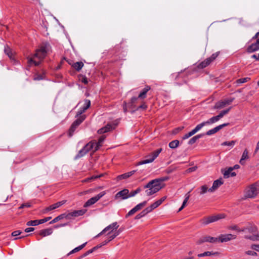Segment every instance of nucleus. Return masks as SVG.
I'll list each match as a JSON object with an SVG mask.
<instances>
[{
  "instance_id": "obj_1",
  "label": "nucleus",
  "mask_w": 259,
  "mask_h": 259,
  "mask_svg": "<svg viewBox=\"0 0 259 259\" xmlns=\"http://www.w3.org/2000/svg\"><path fill=\"white\" fill-rule=\"evenodd\" d=\"M47 46L41 47L37 50L32 57H28V67L32 65L37 66L47 54Z\"/></svg>"
},
{
  "instance_id": "obj_2",
  "label": "nucleus",
  "mask_w": 259,
  "mask_h": 259,
  "mask_svg": "<svg viewBox=\"0 0 259 259\" xmlns=\"http://www.w3.org/2000/svg\"><path fill=\"white\" fill-rule=\"evenodd\" d=\"M144 188L148 189L145 191V193L147 196H150L159 191L162 188V186L157 180L154 179L150 181Z\"/></svg>"
},
{
  "instance_id": "obj_3",
  "label": "nucleus",
  "mask_w": 259,
  "mask_h": 259,
  "mask_svg": "<svg viewBox=\"0 0 259 259\" xmlns=\"http://www.w3.org/2000/svg\"><path fill=\"white\" fill-rule=\"evenodd\" d=\"M259 193V186L256 183L251 185L245 191L244 197L246 198H253Z\"/></svg>"
},
{
  "instance_id": "obj_4",
  "label": "nucleus",
  "mask_w": 259,
  "mask_h": 259,
  "mask_svg": "<svg viewBox=\"0 0 259 259\" xmlns=\"http://www.w3.org/2000/svg\"><path fill=\"white\" fill-rule=\"evenodd\" d=\"M95 144L92 142H89L87 144L81 149H80L77 154L75 156V158H79L85 155L89 151L91 150H93Z\"/></svg>"
},
{
  "instance_id": "obj_5",
  "label": "nucleus",
  "mask_w": 259,
  "mask_h": 259,
  "mask_svg": "<svg viewBox=\"0 0 259 259\" xmlns=\"http://www.w3.org/2000/svg\"><path fill=\"white\" fill-rule=\"evenodd\" d=\"M77 117V118L72 123L69 128V135L70 137L73 135V133L76 128L85 119L86 116L83 115Z\"/></svg>"
},
{
  "instance_id": "obj_6",
  "label": "nucleus",
  "mask_w": 259,
  "mask_h": 259,
  "mask_svg": "<svg viewBox=\"0 0 259 259\" xmlns=\"http://www.w3.org/2000/svg\"><path fill=\"white\" fill-rule=\"evenodd\" d=\"M161 149H159L154 151L153 152H152L151 153V154L149 156L150 157L149 158L145 159V160H142V161L139 162L138 163L137 165H140L147 164V163H151V162H153L154 160V159L158 156V155L161 152Z\"/></svg>"
},
{
  "instance_id": "obj_7",
  "label": "nucleus",
  "mask_w": 259,
  "mask_h": 259,
  "mask_svg": "<svg viewBox=\"0 0 259 259\" xmlns=\"http://www.w3.org/2000/svg\"><path fill=\"white\" fill-rule=\"evenodd\" d=\"M106 194L105 192L103 191L96 196L91 198L84 204V207H89L91 205L96 203L100 198H101Z\"/></svg>"
},
{
  "instance_id": "obj_8",
  "label": "nucleus",
  "mask_w": 259,
  "mask_h": 259,
  "mask_svg": "<svg viewBox=\"0 0 259 259\" xmlns=\"http://www.w3.org/2000/svg\"><path fill=\"white\" fill-rule=\"evenodd\" d=\"M82 106L80 107L77 111L75 117L82 116L84 113L91 106V101L88 99H84L83 101Z\"/></svg>"
},
{
  "instance_id": "obj_9",
  "label": "nucleus",
  "mask_w": 259,
  "mask_h": 259,
  "mask_svg": "<svg viewBox=\"0 0 259 259\" xmlns=\"http://www.w3.org/2000/svg\"><path fill=\"white\" fill-rule=\"evenodd\" d=\"M233 100L234 98H230L215 103L214 108L216 109H221L223 108L226 105H230L233 101Z\"/></svg>"
},
{
  "instance_id": "obj_10",
  "label": "nucleus",
  "mask_w": 259,
  "mask_h": 259,
  "mask_svg": "<svg viewBox=\"0 0 259 259\" xmlns=\"http://www.w3.org/2000/svg\"><path fill=\"white\" fill-rule=\"evenodd\" d=\"M119 226L117 224V222H114L110 225L107 226L105 229H104L99 234H98L96 237H98L102 234H104L106 232L109 231L110 232L108 233L109 234L111 232H113L114 230H116Z\"/></svg>"
},
{
  "instance_id": "obj_11",
  "label": "nucleus",
  "mask_w": 259,
  "mask_h": 259,
  "mask_svg": "<svg viewBox=\"0 0 259 259\" xmlns=\"http://www.w3.org/2000/svg\"><path fill=\"white\" fill-rule=\"evenodd\" d=\"M129 198V191L126 189H124L123 190L119 191L115 196V198L116 199L120 198L122 200H124Z\"/></svg>"
},
{
  "instance_id": "obj_12",
  "label": "nucleus",
  "mask_w": 259,
  "mask_h": 259,
  "mask_svg": "<svg viewBox=\"0 0 259 259\" xmlns=\"http://www.w3.org/2000/svg\"><path fill=\"white\" fill-rule=\"evenodd\" d=\"M86 211L87 210L85 209L74 210L72 212L66 214L67 219H72L73 218L82 215L85 213Z\"/></svg>"
},
{
  "instance_id": "obj_13",
  "label": "nucleus",
  "mask_w": 259,
  "mask_h": 259,
  "mask_svg": "<svg viewBox=\"0 0 259 259\" xmlns=\"http://www.w3.org/2000/svg\"><path fill=\"white\" fill-rule=\"evenodd\" d=\"M205 242H208L210 243H217L219 242V239L217 237H212L209 236H205L200 239L198 241V243L201 244Z\"/></svg>"
},
{
  "instance_id": "obj_14",
  "label": "nucleus",
  "mask_w": 259,
  "mask_h": 259,
  "mask_svg": "<svg viewBox=\"0 0 259 259\" xmlns=\"http://www.w3.org/2000/svg\"><path fill=\"white\" fill-rule=\"evenodd\" d=\"M229 124V123H225L222 124H220L214 128L208 130L206 133L205 135L207 136H210L213 134H215L220 130L222 129L223 127L228 126Z\"/></svg>"
},
{
  "instance_id": "obj_15",
  "label": "nucleus",
  "mask_w": 259,
  "mask_h": 259,
  "mask_svg": "<svg viewBox=\"0 0 259 259\" xmlns=\"http://www.w3.org/2000/svg\"><path fill=\"white\" fill-rule=\"evenodd\" d=\"M236 238V236L231 234H223L221 235L218 238L219 239V242H226L231 240L235 239Z\"/></svg>"
},
{
  "instance_id": "obj_16",
  "label": "nucleus",
  "mask_w": 259,
  "mask_h": 259,
  "mask_svg": "<svg viewBox=\"0 0 259 259\" xmlns=\"http://www.w3.org/2000/svg\"><path fill=\"white\" fill-rule=\"evenodd\" d=\"M224 181L222 178L218 179L214 181L213 183L212 186L208 190V192H213L217 190L219 187L223 184Z\"/></svg>"
},
{
  "instance_id": "obj_17",
  "label": "nucleus",
  "mask_w": 259,
  "mask_h": 259,
  "mask_svg": "<svg viewBox=\"0 0 259 259\" xmlns=\"http://www.w3.org/2000/svg\"><path fill=\"white\" fill-rule=\"evenodd\" d=\"M105 139V136H101L100 137V138L98 139V141L97 143H96L95 141H91L90 142H92L95 144L93 151H96L98 150L99 148L102 146V144L104 141Z\"/></svg>"
},
{
  "instance_id": "obj_18",
  "label": "nucleus",
  "mask_w": 259,
  "mask_h": 259,
  "mask_svg": "<svg viewBox=\"0 0 259 259\" xmlns=\"http://www.w3.org/2000/svg\"><path fill=\"white\" fill-rule=\"evenodd\" d=\"M247 50L248 53H252L259 50V44H257V41L249 46Z\"/></svg>"
},
{
  "instance_id": "obj_19",
  "label": "nucleus",
  "mask_w": 259,
  "mask_h": 259,
  "mask_svg": "<svg viewBox=\"0 0 259 259\" xmlns=\"http://www.w3.org/2000/svg\"><path fill=\"white\" fill-rule=\"evenodd\" d=\"M136 171V170H132L131 171L123 174L122 175H119L117 177V180L119 181L122 179H126L131 177V176H132L133 175H134Z\"/></svg>"
},
{
  "instance_id": "obj_20",
  "label": "nucleus",
  "mask_w": 259,
  "mask_h": 259,
  "mask_svg": "<svg viewBox=\"0 0 259 259\" xmlns=\"http://www.w3.org/2000/svg\"><path fill=\"white\" fill-rule=\"evenodd\" d=\"M4 52L9 57L10 59H14L13 56L15 54V52H14L9 46H5Z\"/></svg>"
},
{
  "instance_id": "obj_21",
  "label": "nucleus",
  "mask_w": 259,
  "mask_h": 259,
  "mask_svg": "<svg viewBox=\"0 0 259 259\" xmlns=\"http://www.w3.org/2000/svg\"><path fill=\"white\" fill-rule=\"evenodd\" d=\"M234 169V168L232 167H229L227 170L225 171L224 172V177L225 178H228L230 177H234L236 175L235 172H232V170Z\"/></svg>"
},
{
  "instance_id": "obj_22",
  "label": "nucleus",
  "mask_w": 259,
  "mask_h": 259,
  "mask_svg": "<svg viewBox=\"0 0 259 259\" xmlns=\"http://www.w3.org/2000/svg\"><path fill=\"white\" fill-rule=\"evenodd\" d=\"M151 88L149 85L146 86L139 94L138 98L140 99H144L146 98L147 92L150 90Z\"/></svg>"
},
{
  "instance_id": "obj_23",
  "label": "nucleus",
  "mask_w": 259,
  "mask_h": 259,
  "mask_svg": "<svg viewBox=\"0 0 259 259\" xmlns=\"http://www.w3.org/2000/svg\"><path fill=\"white\" fill-rule=\"evenodd\" d=\"M87 244V242H85L84 243H83L82 244L75 247V248H74L73 249H72L71 251H70L68 254H67V256L71 254H73L74 253H75V252H77L79 251H80V250H81L82 249H83L86 245V244Z\"/></svg>"
},
{
  "instance_id": "obj_24",
  "label": "nucleus",
  "mask_w": 259,
  "mask_h": 259,
  "mask_svg": "<svg viewBox=\"0 0 259 259\" xmlns=\"http://www.w3.org/2000/svg\"><path fill=\"white\" fill-rule=\"evenodd\" d=\"M160 205V201H156L153 204H152L149 207H147L146 208V209L147 210V211L149 212L152 211L153 209L157 208Z\"/></svg>"
},
{
  "instance_id": "obj_25",
  "label": "nucleus",
  "mask_w": 259,
  "mask_h": 259,
  "mask_svg": "<svg viewBox=\"0 0 259 259\" xmlns=\"http://www.w3.org/2000/svg\"><path fill=\"white\" fill-rule=\"evenodd\" d=\"M112 128L113 127H112V125H111L110 124H107L106 126L99 129L98 131V133L100 134H104V133H105L106 132L110 131V130H111L112 129Z\"/></svg>"
},
{
  "instance_id": "obj_26",
  "label": "nucleus",
  "mask_w": 259,
  "mask_h": 259,
  "mask_svg": "<svg viewBox=\"0 0 259 259\" xmlns=\"http://www.w3.org/2000/svg\"><path fill=\"white\" fill-rule=\"evenodd\" d=\"M220 120V118L218 117V115L213 116L208 119L207 121H205V123L207 125L211 124L218 122Z\"/></svg>"
},
{
  "instance_id": "obj_27",
  "label": "nucleus",
  "mask_w": 259,
  "mask_h": 259,
  "mask_svg": "<svg viewBox=\"0 0 259 259\" xmlns=\"http://www.w3.org/2000/svg\"><path fill=\"white\" fill-rule=\"evenodd\" d=\"M66 218L67 219V214L66 213H63L61 214L58 217H56L55 219H54L52 221L50 222V224H52L53 223H55L58 221L62 220L63 219Z\"/></svg>"
},
{
  "instance_id": "obj_28",
  "label": "nucleus",
  "mask_w": 259,
  "mask_h": 259,
  "mask_svg": "<svg viewBox=\"0 0 259 259\" xmlns=\"http://www.w3.org/2000/svg\"><path fill=\"white\" fill-rule=\"evenodd\" d=\"M210 64V62L209 60L207 58L203 61L201 62L198 65V67L199 68H204L207 66L209 64Z\"/></svg>"
},
{
  "instance_id": "obj_29",
  "label": "nucleus",
  "mask_w": 259,
  "mask_h": 259,
  "mask_svg": "<svg viewBox=\"0 0 259 259\" xmlns=\"http://www.w3.org/2000/svg\"><path fill=\"white\" fill-rule=\"evenodd\" d=\"M218 253L217 252H213L211 251H206L202 253H200L198 254V256L199 257H204L206 256H210L212 255L217 254Z\"/></svg>"
},
{
  "instance_id": "obj_30",
  "label": "nucleus",
  "mask_w": 259,
  "mask_h": 259,
  "mask_svg": "<svg viewBox=\"0 0 259 259\" xmlns=\"http://www.w3.org/2000/svg\"><path fill=\"white\" fill-rule=\"evenodd\" d=\"M64 204L63 201L58 202L54 204L50 205V211L59 207Z\"/></svg>"
},
{
  "instance_id": "obj_31",
  "label": "nucleus",
  "mask_w": 259,
  "mask_h": 259,
  "mask_svg": "<svg viewBox=\"0 0 259 259\" xmlns=\"http://www.w3.org/2000/svg\"><path fill=\"white\" fill-rule=\"evenodd\" d=\"M245 238L252 240V241H259V234L253 235H247L245 237Z\"/></svg>"
},
{
  "instance_id": "obj_32",
  "label": "nucleus",
  "mask_w": 259,
  "mask_h": 259,
  "mask_svg": "<svg viewBox=\"0 0 259 259\" xmlns=\"http://www.w3.org/2000/svg\"><path fill=\"white\" fill-rule=\"evenodd\" d=\"M208 190L209 189L206 185H203L200 188L199 193L200 195H203L208 191Z\"/></svg>"
},
{
  "instance_id": "obj_33",
  "label": "nucleus",
  "mask_w": 259,
  "mask_h": 259,
  "mask_svg": "<svg viewBox=\"0 0 259 259\" xmlns=\"http://www.w3.org/2000/svg\"><path fill=\"white\" fill-rule=\"evenodd\" d=\"M148 213V212L147 211V210L145 209H144L143 211H142L140 213H139V214H138L136 217H135V219L136 220H139L141 218H142V217H144L145 215H146L147 213Z\"/></svg>"
},
{
  "instance_id": "obj_34",
  "label": "nucleus",
  "mask_w": 259,
  "mask_h": 259,
  "mask_svg": "<svg viewBox=\"0 0 259 259\" xmlns=\"http://www.w3.org/2000/svg\"><path fill=\"white\" fill-rule=\"evenodd\" d=\"M83 64L82 62H77L75 63L73 66L77 70H80L83 67Z\"/></svg>"
},
{
  "instance_id": "obj_35",
  "label": "nucleus",
  "mask_w": 259,
  "mask_h": 259,
  "mask_svg": "<svg viewBox=\"0 0 259 259\" xmlns=\"http://www.w3.org/2000/svg\"><path fill=\"white\" fill-rule=\"evenodd\" d=\"M179 144V141L178 140H174L169 143V147L171 149H175L177 148Z\"/></svg>"
},
{
  "instance_id": "obj_36",
  "label": "nucleus",
  "mask_w": 259,
  "mask_h": 259,
  "mask_svg": "<svg viewBox=\"0 0 259 259\" xmlns=\"http://www.w3.org/2000/svg\"><path fill=\"white\" fill-rule=\"evenodd\" d=\"M231 109V107H230L229 108L226 110H224L221 111L220 113L218 115V116L220 118V119L223 118L226 114H228Z\"/></svg>"
},
{
  "instance_id": "obj_37",
  "label": "nucleus",
  "mask_w": 259,
  "mask_h": 259,
  "mask_svg": "<svg viewBox=\"0 0 259 259\" xmlns=\"http://www.w3.org/2000/svg\"><path fill=\"white\" fill-rule=\"evenodd\" d=\"M229 229L235 230L237 232H243L245 231V229L243 228L242 229H239V228L237 225H231L228 228Z\"/></svg>"
},
{
  "instance_id": "obj_38",
  "label": "nucleus",
  "mask_w": 259,
  "mask_h": 259,
  "mask_svg": "<svg viewBox=\"0 0 259 259\" xmlns=\"http://www.w3.org/2000/svg\"><path fill=\"white\" fill-rule=\"evenodd\" d=\"M146 204H147V201H143V202H141L140 203H139L138 204H137L134 207L135 208V209L138 211L141 210L144 206H145Z\"/></svg>"
},
{
  "instance_id": "obj_39",
  "label": "nucleus",
  "mask_w": 259,
  "mask_h": 259,
  "mask_svg": "<svg viewBox=\"0 0 259 259\" xmlns=\"http://www.w3.org/2000/svg\"><path fill=\"white\" fill-rule=\"evenodd\" d=\"M212 216L204 218L202 220V223L205 225H208V224L212 223Z\"/></svg>"
},
{
  "instance_id": "obj_40",
  "label": "nucleus",
  "mask_w": 259,
  "mask_h": 259,
  "mask_svg": "<svg viewBox=\"0 0 259 259\" xmlns=\"http://www.w3.org/2000/svg\"><path fill=\"white\" fill-rule=\"evenodd\" d=\"M206 125L205 122H202V123L198 124L196 125V126L194 128V131L197 133L199 131H200L204 126Z\"/></svg>"
},
{
  "instance_id": "obj_41",
  "label": "nucleus",
  "mask_w": 259,
  "mask_h": 259,
  "mask_svg": "<svg viewBox=\"0 0 259 259\" xmlns=\"http://www.w3.org/2000/svg\"><path fill=\"white\" fill-rule=\"evenodd\" d=\"M141 190L140 188H138L136 190L131 192L130 193H129L130 198L135 196L136 194L140 193Z\"/></svg>"
},
{
  "instance_id": "obj_42",
  "label": "nucleus",
  "mask_w": 259,
  "mask_h": 259,
  "mask_svg": "<svg viewBox=\"0 0 259 259\" xmlns=\"http://www.w3.org/2000/svg\"><path fill=\"white\" fill-rule=\"evenodd\" d=\"M39 235L42 237L49 235V229H47L40 230Z\"/></svg>"
},
{
  "instance_id": "obj_43",
  "label": "nucleus",
  "mask_w": 259,
  "mask_h": 259,
  "mask_svg": "<svg viewBox=\"0 0 259 259\" xmlns=\"http://www.w3.org/2000/svg\"><path fill=\"white\" fill-rule=\"evenodd\" d=\"M100 177V176H92V177H89V178H88L85 179H84L83 182H85V183H89V182H92V181Z\"/></svg>"
},
{
  "instance_id": "obj_44",
  "label": "nucleus",
  "mask_w": 259,
  "mask_h": 259,
  "mask_svg": "<svg viewBox=\"0 0 259 259\" xmlns=\"http://www.w3.org/2000/svg\"><path fill=\"white\" fill-rule=\"evenodd\" d=\"M94 249L93 248L92 249L89 250L88 251H86L85 253H84L82 255H81L79 259H82V258L87 256V255H89L90 254L92 253L94 251Z\"/></svg>"
},
{
  "instance_id": "obj_45",
  "label": "nucleus",
  "mask_w": 259,
  "mask_h": 259,
  "mask_svg": "<svg viewBox=\"0 0 259 259\" xmlns=\"http://www.w3.org/2000/svg\"><path fill=\"white\" fill-rule=\"evenodd\" d=\"M235 144V141H226L224 142L222 144V145L223 146H227L231 147H232Z\"/></svg>"
},
{
  "instance_id": "obj_46",
  "label": "nucleus",
  "mask_w": 259,
  "mask_h": 259,
  "mask_svg": "<svg viewBox=\"0 0 259 259\" xmlns=\"http://www.w3.org/2000/svg\"><path fill=\"white\" fill-rule=\"evenodd\" d=\"M119 234V231H116L114 232L112 235L110 236L107 239L109 242L111 241L112 240L114 239L116 236H117Z\"/></svg>"
},
{
  "instance_id": "obj_47",
  "label": "nucleus",
  "mask_w": 259,
  "mask_h": 259,
  "mask_svg": "<svg viewBox=\"0 0 259 259\" xmlns=\"http://www.w3.org/2000/svg\"><path fill=\"white\" fill-rule=\"evenodd\" d=\"M249 80H250L249 77H244L242 78H240L237 80V83H245L247 81H248Z\"/></svg>"
},
{
  "instance_id": "obj_48",
  "label": "nucleus",
  "mask_w": 259,
  "mask_h": 259,
  "mask_svg": "<svg viewBox=\"0 0 259 259\" xmlns=\"http://www.w3.org/2000/svg\"><path fill=\"white\" fill-rule=\"evenodd\" d=\"M219 54V52H216L213 54L210 57L208 58L207 59L209 60V61L211 63L216 59V58L218 56Z\"/></svg>"
},
{
  "instance_id": "obj_49",
  "label": "nucleus",
  "mask_w": 259,
  "mask_h": 259,
  "mask_svg": "<svg viewBox=\"0 0 259 259\" xmlns=\"http://www.w3.org/2000/svg\"><path fill=\"white\" fill-rule=\"evenodd\" d=\"M224 217V216L223 214H219V215H217L212 216V223L214 222L215 221H217L219 220H220V219H221L222 218H223Z\"/></svg>"
},
{
  "instance_id": "obj_50",
  "label": "nucleus",
  "mask_w": 259,
  "mask_h": 259,
  "mask_svg": "<svg viewBox=\"0 0 259 259\" xmlns=\"http://www.w3.org/2000/svg\"><path fill=\"white\" fill-rule=\"evenodd\" d=\"M224 217V216L223 214H219V215H217L212 216V223L214 222L215 221H217L219 220H220V219H221L222 218H223Z\"/></svg>"
},
{
  "instance_id": "obj_51",
  "label": "nucleus",
  "mask_w": 259,
  "mask_h": 259,
  "mask_svg": "<svg viewBox=\"0 0 259 259\" xmlns=\"http://www.w3.org/2000/svg\"><path fill=\"white\" fill-rule=\"evenodd\" d=\"M26 225L28 226H35L38 225L37 220L28 221Z\"/></svg>"
},
{
  "instance_id": "obj_52",
  "label": "nucleus",
  "mask_w": 259,
  "mask_h": 259,
  "mask_svg": "<svg viewBox=\"0 0 259 259\" xmlns=\"http://www.w3.org/2000/svg\"><path fill=\"white\" fill-rule=\"evenodd\" d=\"M137 210L135 209V207H134L133 208H132L131 210H130L128 211V212L125 215V218H128V217L134 214V213H135L136 212H137Z\"/></svg>"
},
{
  "instance_id": "obj_53",
  "label": "nucleus",
  "mask_w": 259,
  "mask_h": 259,
  "mask_svg": "<svg viewBox=\"0 0 259 259\" xmlns=\"http://www.w3.org/2000/svg\"><path fill=\"white\" fill-rule=\"evenodd\" d=\"M248 158L249 156L248 155V151L247 149H245L242 153L241 158H242V159L246 160L248 159Z\"/></svg>"
},
{
  "instance_id": "obj_54",
  "label": "nucleus",
  "mask_w": 259,
  "mask_h": 259,
  "mask_svg": "<svg viewBox=\"0 0 259 259\" xmlns=\"http://www.w3.org/2000/svg\"><path fill=\"white\" fill-rule=\"evenodd\" d=\"M169 178L168 177H162V178H158V179H156V180H157V181H158V183H159L160 184H161V183L163 182V181H165L167 180H168Z\"/></svg>"
},
{
  "instance_id": "obj_55",
  "label": "nucleus",
  "mask_w": 259,
  "mask_h": 259,
  "mask_svg": "<svg viewBox=\"0 0 259 259\" xmlns=\"http://www.w3.org/2000/svg\"><path fill=\"white\" fill-rule=\"evenodd\" d=\"M193 251H190L188 252V254L189 255V256H184L182 258V259H193L194 257L192 256L191 255L193 254Z\"/></svg>"
},
{
  "instance_id": "obj_56",
  "label": "nucleus",
  "mask_w": 259,
  "mask_h": 259,
  "mask_svg": "<svg viewBox=\"0 0 259 259\" xmlns=\"http://www.w3.org/2000/svg\"><path fill=\"white\" fill-rule=\"evenodd\" d=\"M245 253L247 255H252V256H256L257 253L251 250H248L245 252Z\"/></svg>"
},
{
  "instance_id": "obj_57",
  "label": "nucleus",
  "mask_w": 259,
  "mask_h": 259,
  "mask_svg": "<svg viewBox=\"0 0 259 259\" xmlns=\"http://www.w3.org/2000/svg\"><path fill=\"white\" fill-rule=\"evenodd\" d=\"M48 221H49V218H45L43 219H40L39 220H37L38 225L43 224Z\"/></svg>"
},
{
  "instance_id": "obj_58",
  "label": "nucleus",
  "mask_w": 259,
  "mask_h": 259,
  "mask_svg": "<svg viewBox=\"0 0 259 259\" xmlns=\"http://www.w3.org/2000/svg\"><path fill=\"white\" fill-rule=\"evenodd\" d=\"M197 140L194 136V137H192L191 139H190V140L188 142V144L192 145V144H194L196 142Z\"/></svg>"
},
{
  "instance_id": "obj_59",
  "label": "nucleus",
  "mask_w": 259,
  "mask_h": 259,
  "mask_svg": "<svg viewBox=\"0 0 259 259\" xmlns=\"http://www.w3.org/2000/svg\"><path fill=\"white\" fill-rule=\"evenodd\" d=\"M92 192V189H89V190H88L81 192L79 193V194L80 196H81V195L87 194H88L89 193H91Z\"/></svg>"
},
{
  "instance_id": "obj_60",
  "label": "nucleus",
  "mask_w": 259,
  "mask_h": 259,
  "mask_svg": "<svg viewBox=\"0 0 259 259\" xmlns=\"http://www.w3.org/2000/svg\"><path fill=\"white\" fill-rule=\"evenodd\" d=\"M197 168V166H193V167H190L187 170V171L188 172H193V171H195Z\"/></svg>"
},
{
  "instance_id": "obj_61",
  "label": "nucleus",
  "mask_w": 259,
  "mask_h": 259,
  "mask_svg": "<svg viewBox=\"0 0 259 259\" xmlns=\"http://www.w3.org/2000/svg\"><path fill=\"white\" fill-rule=\"evenodd\" d=\"M30 204L29 203L22 204L19 207V209L23 208L24 207H29Z\"/></svg>"
},
{
  "instance_id": "obj_62",
  "label": "nucleus",
  "mask_w": 259,
  "mask_h": 259,
  "mask_svg": "<svg viewBox=\"0 0 259 259\" xmlns=\"http://www.w3.org/2000/svg\"><path fill=\"white\" fill-rule=\"evenodd\" d=\"M251 248L252 249L259 252V245L253 244L251 245Z\"/></svg>"
},
{
  "instance_id": "obj_63",
  "label": "nucleus",
  "mask_w": 259,
  "mask_h": 259,
  "mask_svg": "<svg viewBox=\"0 0 259 259\" xmlns=\"http://www.w3.org/2000/svg\"><path fill=\"white\" fill-rule=\"evenodd\" d=\"M21 233V232L19 230L15 231L12 232V235L13 236H17Z\"/></svg>"
},
{
  "instance_id": "obj_64",
  "label": "nucleus",
  "mask_w": 259,
  "mask_h": 259,
  "mask_svg": "<svg viewBox=\"0 0 259 259\" xmlns=\"http://www.w3.org/2000/svg\"><path fill=\"white\" fill-rule=\"evenodd\" d=\"M80 80L82 82L84 83L85 84L88 83V78L85 76H83L80 79Z\"/></svg>"
}]
</instances>
